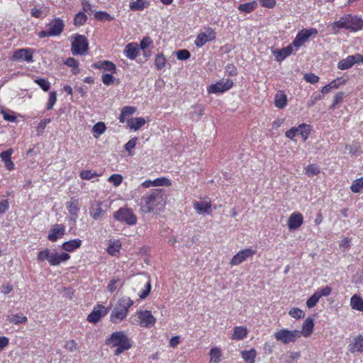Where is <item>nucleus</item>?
<instances>
[{
	"label": "nucleus",
	"instance_id": "1",
	"mask_svg": "<svg viewBox=\"0 0 363 363\" xmlns=\"http://www.w3.org/2000/svg\"><path fill=\"white\" fill-rule=\"evenodd\" d=\"M167 196L162 189H152L142 197V207L146 213L161 211L167 204Z\"/></svg>",
	"mask_w": 363,
	"mask_h": 363
},
{
	"label": "nucleus",
	"instance_id": "2",
	"mask_svg": "<svg viewBox=\"0 0 363 363\" xmlns=\"http://www.w3.org/2000/svg\"><path fill=\"white\" fill-rule=\"evenodd\" d=\"M106 345L115 347L114 355L119 356L123 352L130 350L133 346L130 338L123 331H116L111 333L105 340Z\"/></svg>",
	"mask_w": 363,
	"mask_h": 363
},
{
	"label": "nucleus",
	"instance_id": "3",
	"mask_svg": "<svg viewBox=\"0 0 363 363\" xmlns=\"http://www.w3.org/2000/svg\"><path fill=\"white\" fill-rule=\"evenodd\" d=\"M331 27L334 33H337L340 29L343 28L350 32H357L363 28V20L357 16L345 14L332 23Z\"/></svg>",
	"mask_w": 363,
	"mask_h": 363
},
{
	"label": "nucleus",
	"instance_id": "4",
	"mask_svg": "<svg viewBox=\"0 0 363 363\" xmlns=\"http://www.w3.org/2000/svg\"><path fill=\"white\" fill-rule=\"evenodd\" d=\"M133 301L128 296H123L117 301L110 315V321L118 324L123 321L128 316Z\"/></svg>",
	"mask_w": 363,
	"mask_h": 363
},
{
	"label": "nucleus",
	"instance_id": "5",
	"mask_svg": "<svg viewBox=\"0 0 363 363\" xmlns=\"http://www.w3.org/2000/svg\"><path fill=\"white\" fill-rule=\"evenodd\" d=\"M70 257L67 252L57 253L55 250H51L48 248L39 251L37 255V260L39 262L48 261L51 266H57L67 262Z\"/></svg>",
	"mask_w": 363,
	"mask_h": 363
},
{
	"label": "nucleus",
	"instance_id": "6",
	"mask_svg": "<svg viewBox=\"0 0 363 363\" xmlns=\"http://www.w3.org/2000/svg\"><path fill=\"white\" fill-rule=\"evenodd\" d=\"M45 28L46 30L38 33L37 35L40 38L59 36L64 30L65 22L59 17L55 18L45 25Z\"/></svg>",
	"mask_w": 363,
	"mask_h": 363
},
{
	"label": "nucleus",
	"instance_id": "7",
	"mask_svg": "<svg viewBox=\"0 0 363 363\" xmlns=\"http://www.w3.org/2000/svg\"><path fill=\"white\" fill-rule=\"evenodd\" d=\"M298 330H289L287 328H281L277 330L274 333L275 340L283 345L294 343L300 338Z\"/></svg>",
	"mask_w": 363,
	"mask_h": 363
},
{
	"label": "nucleus",
	"instance_id": "8",
	"mask_svg": "<svg viewBox=\"0 0 363 363\" xmlns=\"http://www.w3.org/2000/svg\"><path fill=\"white\" fill-rule=\"evenodd\" d=\"M89 50V42L86 36L75 34L72 36L71 52L73 55H84Z\"/></svg>",
	"mask_w": 363,
	"mask_h": 363
},
{
	"label": "nucleus",
	"instance_id": "9",
	"mask_svg": "<svg viewBox=\"0 0 363 363\" xmlns=\"http://www.w3.org/2000/svg\"><path fill=\"white\" fill-rule=\"evenodd\" d=\"M312 131L311 125L301 123L298 127H292L285 133V135L290 140H294V137L300 135L303 141H306L310 136Z\"/></svg>",
	"mask_w": 363,
	"mask_h": 363
},
{
	"label": "nucleus",
	"instance_id": "10",
	"mask_svg": "<svg viewBox=\"0 0 363 363\" xmlns=\"http://www.w3.org/2000/svg\"><path fill=\"white\" fill-rule=\"evenodd\" d=\"M318 35V30L315 28H303L299 30L291 43L292 45L298 49L304 45L311 37H315Z\"/></svg>",
	"mask_w": 363,
	"mask_h": 363
},
{
	"label": "nucleus",
	"instance_id": "11",
	"mask_svg": "<svg viewBox=\"0 0 363 363\" xmlns=\"http://www.w3.org/2000/svg\"><path fill=\"white\" fill-rule=\"evenodd\" d=\"M113 218L118 221L132 225L137 223V217L130 208H121L113 214Z\"/></svg>",
	"mask_w": 363,
	"mask_h": 363
},
{
	"label": "nucleus",
	"instance_id": "12",
	"mask_svg": "<svg viewBox=\"0 0 363 363\" xmlns=\"http://www.w3.org/2000/svg\"><path fill=\"white\" fill-rule=\"evenodd\" d=\"M233 82L230 79H221L216 84H211L207 87V91L209 94L223 93L230 90L233 86Z\"/></svg>",
	"mask_w": 363,
	"mask_h": 363
},
{
	"label": "nucleus",
	"instance_id": "13",
	"mask_svg": "<svg viewBox=\"0 0 363 363\" xmlns=\"http://www.w3.org/2000/svg\"><path fill=\"white\" fill-rule=\"evenodd\" d=\"M34 53L35 50L33 48H20L13 52L11 60L18 62H27L28 63L33 62Z\"/></svg>",
	"mask_w": 363,
	"mask_h": 363
},
{
	"label": "nucleus",
	"instance_id": "14",
	"mask_svg": "<svg viewBox=\"0 0 363 363\" xmlns=\"http://www.w3.org/2000/svg\"><path fill=\"white\" fill-rule=\"evenodd\" d=\"M110 308H106L101 304H96L92 311L87 315L86 320L92 324H96L101 318L106 316Z\"/></svg>",
	"mask_w": 363,
	"mask_h": 363
},
{
	"label": "nucleus",
	"instance_id": "15",
	"mask_svg": "<svg viewBox=\"0 0 363 363\" xmlns=\"http://www.w3.org/2000/svg\"><path fill=\"white\" fill-rule=\"evenodd\" d=\"M137 315L138 318V324L142 328H151L155 325L156 323V318L152 314L150 311H139L137 312Z\"/></svg>",
	"mask_w": 363,
	"mask_h": 363
},
{
	"label": "nucleus",
	"instance_id": "16",
	"mask_svg": "<svg viewBox=\"0 0 363 363\" xmlns=\"http://www.w3.org/2000/svg\"><path fill=\"white\" fill-rule=\"evenodd\" d=\"M216 38V31L211 27H208L205 32L199 33L194 41L198 48L203 47L206 43L214 40Z\"/></svg>",
	"mask_w": 363,
	"mask_h": 363
},
{
	"label": "nucleus",
	"instance_id": "17",
	"mask_svg": "<svg viewBox=\"0 0 363 363\" xmlns=\"http://www.w3.org/2000/svg\"><path fill=\"white\" fill-rule=\"evenodd\" d=\"M256 254V250H254L251 248H246L239 251L236 253L230 262V264L231 266L238 265L243 262L246 261L247 259L253 257Z\"/></svg>",
	"mask_w": 363,
	"mask_h": 363
},
{
	"label": "nucleus",
	"instance_id": "18",
	"mask_svg": "<svg viewBox=\"0 0 363 363\" xmlns=\"http://www.w3.org/2000/svg\"><path fill=\"white\" fill-rule=\"evenodd\" d=\"M331 287L326 286L318 289L306 301V306L308 308H313L322 296H328L331 294Z\"/></svg>",
	"mask_w": 363,
	"mask_h": 363
},
{
	"label": "nucleus",
	"instance_id": "19",
	"mask_svg": "<svg viewBox=\"0 0 363 363\" xmlns=\"http://www.w3.org/2000/svg\"><path fill=\"white\" fill-rule=\"evenodd\" d=\"M65 226L62 224H55L50 228L48 239L51 242H56L65 234Z\"/></svg>",
	"mask_w": 363,
	"mask_h": 363
},
{
	"label": "nucleus",
	"instance_id": "20",
	"mask_svg": "<svg viewBox=\"0 0 363 363\" xmlns=\"http://www.w3.org/2000/svg\"><path fill=\"white\" fill-rule=\"evenodd\" d=\"M303 223V216L300 212H294L290 215L287 220V227L289 230L299 228Z\"/></svg>",
	"mask_w": 363,
	"mask_h": 363
},
{
	"label": "nucleus",
	"instance_id": "21",
	"mask_svg": "<svg viewBox=\"0 0 363 363\" xmlns=\"http://www.w3.org/2000/svg\"><path fill=\"white\" fill-rule=\"evenodd\" d=\"M92 68L98 69L104 72H108L111 74H116L117 68L116 65L109 60H99L91 65Z\"/></svg>",
	"mask_w": 363,
	"mask_h": 363
},
{
	"label": "nucleus",
	"instance_id": "22",
	"mask_svg": "<svg viewBox=\"0 0 363 363\" xmlns=\"http://www.w3.org/2000/svg\"><path fill=\"white\" fill-rule=\"evenodd\" d=\"M13 154V150L12 148H9L0 153V158L4 162L5 168L9 172L15 169L14 162L11 160Z\"/></svg>",
	"mask_w": 363,
	"mask_h": 363
},
{
	"label": "nucleus",
	"instance_id": "23",
	"mask_svg": "<svg viewBox=\"0 0 363 363\" xmlns=\"http://www.w3.org/2000/svg\"><path fill=\"white\" fill-rule=\"evenodd\" d=\"M65 205L69 213L71 215L70 219L76 221L80 210L78 199L72 198L69 201L66 202Z\"/></svg>",
	"mask_w": 363,
	"mask_h": 363
},
{
	"label": "nucleus",
	"instance_id": "24",
	"mask_svg": "<svg viewBox=\"0 0 363 363\" xmlns=\"http://www.w3.org/2000/svg\"><path fill=\"white\" fill-rule=\"evenodd\" d=\"M140 52V48L136 43H128L123 50V55L128 59L135 60Z\"/></svg>",
	"mask_w": 363,
	"mask_h": 363
},
{
	"label": "nucleus",
	"instance_id": "25",
	"mask_svg": "<svg viewBox=\"0 0 363 363\" xmlns=\"http://www.w3.org/2000/svg\"><path fill=\"white\" fill-rule=\"evenodd\" d=\"M172 185L171 181L166 177L157 178L155 180H145L141 184V186L144 188H150L151 186H169Z\"/></svg>",
	"mask_w": 363,
	"mask_h": 363
},
{
	"label": "nucleus",
	"instance_id": "26",
	"mask_svg": "<svg viewBox=\"0 0 363 363\" xmlns=\"http://www.w3.org/2000/svg\"><path fill=\"white\" fill-rule=\"evenodd\" d=\"M137 111V108L135 106H125L121 110V113L118 116L119 122L121 123H126L131 118L130 117L135 114Z\"/></svg>",
	"mask_w": 363,
	"mask_h": 363
},
{
	"label": "nucleus",
	"instance_id": "27",
	"mask_svg": "<svg viewBox=\"0 0 363 363\" xmlns=\"http://www.w3.org/2000/svg\"><path fill=\"white\" fill-rule=\"evenodd\" d=\"M314 330V322L311 318H307L302 325L301 330H299L300 337L303 336L304 337H310L313 333Z\"/></svg>",
	"mask_w": 363,
	"mask_h": 363
},
{
	"label": "nucleus",
	"instance_id": "28",
	"mask_svg": "<svg viewBox=\"0 0 363 363\" xmlns=\"http://www.w3.org/2000/svg\"><path fill=\"white\" fill-rule=\"evenodd\" d=\"M349 350L352 353L363 352V335L354 337L349 345Z\"/></svg>",
	"mask_w": 363,
	"mask_h": 363
},
{
	"label": "nucleus",
	"instance_id": "29",
	"mask_svg": "<svg viewBox=\"0 0 363 363\" xmlns=\"http://www.w3.org/2000/svg\"><path fill=\"white\" fill-rule=\"evenodd\" d=\"M293 47L294 46L292 45V43H291L286 48L272 51L273 54L275 56L276 60L277 62H281L286 57L291 55L293 52Z\"/></svg>",
	"mask_w": 363,
	"mask_h": 363
},
{
	"label": "nucleus",
	"instance_id": "30",
	"mask_svg": "<svg viewBox=\"0 0 363 363\" xmlns=\"http://www.w3.org/2000/svg\"><path fill=\"white\" fill-rule=\"evenodd\" d=\"M194 208L199 213L210 214L211 212V202L210 201H195L194 203Z\"/></svg>",
	"mask_w": 363,
	"mask_h": 363
},
{
	"label": "nucleus",
	"instance_id": "31",
	"mask_svg": "<svg viewBox=\"0 0 363 363\" xmlns=\"http://www.w3.org/2000/svg\"><path fill=\"white\" fill-rule=\"evenodd\" d=\"M82 241L76 238L69 241L64 242L62 245V249L66 252H73L82 246Z\"/></svg>",
	"mask_w": 363,
	"mask_h": 363
},
{
	"label": "nucleus",
	"instance_id": "32",
	"mask_svg": "<svg viewBox=\"0 0 363 363\" xmlns=\"http://www.w3.org/2000/svg\"><path fill=\"white\" fill-rule=\"evenodd\" d=\"M248 335V330L245 326H235L233 328V333L231 339L233 340H242Z\"/></svg>",
	"mask_w": 363,
	"mask_h": 363
},
{
	"label": "nucleus",
	"instance_id": "33",
	"mask_svg": "<svg viewBox=\"0 0 363 363\" xmlns=\"http://www.w3.org/2000/svg\"><path fill=\"white\" fill-rule=\"evenodd\" d=\"M146 123V121L143 117L131 118L128 121L127 126L135 131L139 130Z\"/></svg>",
	"mask_w": 363,
	"mask_h": 363
},
{
	"label": "nucleus",
	"instance_id": "34",
	"mask_svg": "<svg viewBox=\"0 0 363 363\" xmlns=\"http://www.w3.org/2000/svg\"><path fill=\"white\" fill-rule=\"evenodd\" d=\"M102 210V203L101 202H95L91 203L89 213L90 216L94 219L98 220L102 216L103 213Z\"/></svg>",
	"mask_w": 363,
	"mask_h": 363
},
{
	"label": "nucleus",
	"instance_id": "35",
	"mask_svg": "<svg viewBox=\"0 0 363 363\" xmlns=\"http://www.w3.org/2000/svg\"><path fill=\"white\" fill-rule=\"evenodd\" d=\"M240 354L245 363H255L257 351L255 348H251L249 350H242Z\"/></svg>",
	"mask_w": 363,
	"mask_h": 363
},
{
	"label": "nucleus",
	"instance_id": "36",
	"mask_svg": "<svg viewBox=\"0 0 363 363\" xmlns=\"http://www.w3.org/2000/svg\"><path fill=\"white\" fill-rule=\"evenodd\" d=\"M150 4L148 0H135L130 3L129 7L131 11H143Z\"/></svg>",
	"mask_w": 363,
	"mask_h": 363
},
{
	"label": "nucleus",
	"instance_id": "37",
	"mask_svg": "<svg viewBox=\"0 0 363 363\" xmlns=\"http://www.w3.org/2000/svg\"><path fill=\"white\" fill-rule=\"evenodd\" d=\"M257 7V1L254 0L250 2L240 4L238 9L241 12L244 13H250L255 10V9Z\"/></svg>",
	"mask_w": 363,
	"mask_h": 363
},
{
	"label": "nucleus",
	"instance_id": "38",
	"mask_svg": "<svg viewBox=\"0 0 363 363\" xmlns=\"http://www.w3.org/2000/svg\"><path fill=\"white\" fill-rule=\"evenodd\" d=\"M210 361L213 363H220L222 359L223 354L220 348L218 347H212L209 352Z\"/></svg>",
	"mask_w": 363,
	"mask_h": 363
},
{
	"label": "nucleus",
	"instance_id": "39",
	"mask_svg": "<svg viewBox=\"0 0 363 363\" xmlns=\"http://www.w3.org/2000/svg\"><path fill=\"white\" fill-rule=\"evenodd\" d=\"M351 307L359 311H363V298L357 294H354L350 299Z\"/></svg>",
	"mask_w": 363,
	"mask_h": 363
},
{
	"label": "nucleus",
	"instance_id": "40",
	"mask_svg": "<svg viewBox=\"0 0 363 363\" xmlns=\"http://www.w3.org/2000/svg\"><path fill=\"white\" fill-rule=\"evenodd\" d=\"M287 99L286 94L282 92H278L275 95L274 106L278 108H283L286 106Z\"/></svg>",
	"mask_w": 363,
	"mask_h": 363
},
{
	"label": "nucleus",
	"instance_id": "41",
	"mask_svg": "<svg viewBox=\"0 0 363 363\" xmlns=\"http://www.w3.org/2000/svg\"><path fill=\"white\" fill-rule=\"evenodd\" d=\"M121 248V243L119 240H115L112 242H110L106 251L108 255L111 256H117L119 253L120 250Z\"/></svg>",
	"mask_w": 363,
	"mask_h": 363
},
{
	"label": "nucleus",
	"instance_id": "42",
	"mask_svg": "<svg viewBox=\"0 0 363 363\" xmlns=\"http://www.w3.org/2000/svg\"><path fill=\"white\" fill-rule=\"evenodd\" d=\"M65 65L72 68V73L74 75L79 74L80 72V69L79 67V62L74 57H68L65 61Z\"/></svg>",
	"mask_w": 363,
	"mask_h": 363
},
{
	"label": "nucleus",
	"instance_id": "43",
	"mask_svg": "<svg viewBox=\"0 0 363 363\" xmlns=\"http://www.w3.org/2000/svg\"><path fill=\"white\" fill-rule=\"evenodd\" d=\"M106 130V124L104 122H98L92 128L93 135L95 138H98L104 134Z\"/></svg>",
	"mask_w": 363,
	"mask_h": 363
},
{
	"label": "nucleus",
	"instance_id": "44",
	"mask_svg": "<svg viewBox=\"0 0 363 363\" xmlns=\"http://www.w3.org/2000/svg\"><path fill=\"white\" fill-rule=\"evenodd\" d=\"M353 65L352 58H351L350 55H348L337 63V68L341 70H345L351 68Z\"/></svg>",
	"mask_w": 363,
	"mask_h": 363
},
{
	"label": "nucleus",
	"instance_id": "45",
	"mask_svg": "<svg viewBox=\"0 0 363 363\" xmlns=\"http://www.w3.org/2000/svg\"><path fill=\"white\" fill-rule=\"evenodd\" d=\"M167 59L162 53L157 54L155 58V65L157 70H162L167 65Z\"/></svg>",
	"mask_w": 363,
	"mask_h": 363
},
{
	"label": "nucleus",
	"instance_id": "46",
	"mask_svg": "<svg viewBox=\"0 0 363 363\" xmlns=\"http://www.w3.org/2000/svg\"><path fill=\"white\" fill-rule=\"evenodd\" d=\"M8 320L11 323H13L15 325H18V324H21V323H26L28 320V318L26 315H24L23 314L16 313V314H13L11 316L9 317Z\"/></svg>",
	"mask_w": 363,
	"mask_h": 363
},
{
	"label": "nucleus",
	"instance_id": "47",
	"mask_svg": "<svg viewBox=\"0 0 363 363\" xmlns=\"http://www.w3.org/2000/svg\"><path fill=\"white\" fill-rule=\"evenodd\" d=\"M320 172V167L315 164H309L305 168V174L308 177L316 176Z\"/></svg>",
	"mask_w": 363,
	"mask_h": 363
},
{
	"label": "nucleus",
	"instance_id": "48",
	"mask_svg": "<svg viewBox=\"0 0 363 363\" xmlns=\"http://www.w3.org/2000/svg\"><path fill=\"white\" fill-rule=\"evenodd\" d=\"M363 189V177L356 179L350 186V190L353 193H359Z\"/></svg>",
	"mask_w": 363,
	"mask_h": 363
},
{
	"label": "nucleus",
	"instance_id": "49",
	"mask_svg": "<svg viewBox=\"0 0 363 363\" xmlns=\"http://www.w3.org/2000/svg\"><path fill=\"white\" fill-rule=\"evenodd\" d=\"M64 348L68 352H73L78 351L79 346L75 340L71 339L65 342Z\"/></svg>",
	"mask_w": 363,
	"mask_h": 363
},
{
	"label": "nucleus",
	"instance_id": "50",
	"mask_svg": "<svg viewBox=\"0 0 363 363\" xmlns=\"http://www.w3.org/2000/svg\"><path fill=\"white\" fill-rule=\"evenodd\" d=\"M86 21H87L86 15L84 12L80 11L74 16V25L75 26H81L84 25Z\"/></svg>",
	"mask_w": 363,
	"mask_h": 363
},
{
	"label": "nucleus",
	"instance_id": "51",
	"mask_svg": "<svg viewBox=\"0 0 363 363\" xmlns=\"http://www.w3.org/2000/svg\"><path fill=\"white\" fill-rule=\"evenodd\" d=\"M94 18L96 20L101 21H111L114 19L113 16H111L108 13H107L106 11H102L95 12Z\"/></svg>",
	"mask_w": 363,
	"mask_h": 363
},
{
	"label": "nucleus",
	"instance_id": "52",
	"mask_svg": "<svg viewBox=\"0 0 363 363\" xmlns=\"http://www.w3.org/2000/svg\"><path fill=\"white\" fill-rule=\"evenodd\" d=\"M138 141V138L135 137L129 140L124 145V149L128 152V155H133V149L135 148Z\"/></svg>",
	"mask_w": 363,
	"mask_h": 363
},
{
	"label": "nucleus",
	"instance_id": "53",
	"mask_svg": "<svg viewBox=\"0 0 363 363\" xmlns=\"http://www.w3.org/2000/svg\"><path fill=\"white\" fill-rule=\"evenodd\" d=\"M34 82L37 84L44 91H48L50 88V83L47 79H36L34 80Z\"/></svg>",
	"mask_w": 363,
	"mask_h": 363
},
{
	"label": "nucleus",
	"instance_id": "54",
	"mask_svg": "<svg viewBox=\"0 0 363 363\" xmlns=\"http://www.w3.org/2000/svg\"><path fill=\"white\" fill-rule=\"evenodd\" d=\"M57 101V93L56 91H50L49 93V98L46 105V109L48 111L52 109L54 105Z\"/></svg>",
	"mask_w": 363,
	"mask_h": 363
},
{
	"label": "nucleus",
	"instance_id": "55",
	"mask_svg": "<svg viewBox=\"0 0 363 363\" xmlns=\"http://www.w3.org/2000/svg\"><path fill=\"white\" fill-rule=\"evenodd\" d=\"M289 314L294 318L300 319L304 317L305 313L298 308H293L289 311Z\"/></svg>",
	"mask_w": 363,
	"mask_h": 363
},
{
	"label": "nucleus",
	"instance_id": "56",
	"mask_svg": "<svg viewBox=\"0 0 363 363\" xmlns=\"http://www.w3.org/2000/svg\"><path fill=\"white\" fill-rule=\"evenodd\" d=\"M121 279L118 277H114L110 280L109 283L107 285V289L109 292H114L118 286V284L120 283Z\"/></svg>",
	"mask_w": 363,
	"mask_h": 363
},
{
	"label": "nucleus",
	"instance_id": "57",
	"mask_svg": "<svg viewBox=\"0 0 363 363\" xmlns=\"http://www.w3.org/2000/svg\"><path fill=\"white\" fill-rule=\"evenodd\" d=\"M108 181L113 184L114 186H118L123 181V177L121 174H114L109 177Z\"/></svg>",
	"mask_w": 363,
	"mask_h": 363
},
{
	"label": "nucleus",
	"instance_id": "58",
	"mask_svg": "<svg viewBox=\"0 0 363 363\" xmlns=\"http://www.w3.org/2000/svg\"><path fill=\"white\" fill-rule=\"evenodd\" d=\"M79 176L82 179L89 180L94 177H98L99 174L96 172H92L91 170H82Z\"/></svg>",
	"mask_w": 363,
	"mask_h": 363
},
{
	"label": "nucleus",
	"instance_id": "59",
	"mask_svg": "<svg viewBox=\"0 0 363 363\" xmlns=\"http://www.w3.org/2000/svg\"><path fill=\"white\" fill-rule=\"evenodd\" d=\"M153 43L152 40L149 36L144 37L140 43L139 48L143 50L144 52L145 50L150 46Z\"/></svg>",
	"mask_w": 363,
	"mask_h": 363
},
{
	"label": "nucleus",
	"instance_id": "60",
	"mask_svg": "<svg viewBox=\"0 0 363 363\" xmlns=\"http://www.w3.org/2000/svg\"><path fill=\"white\" fill-rule=\"evenodd\" d=\"M113 74H111V72L103 74L101 76V81L104 84L108 86L113 84L115 79Z\"/></svg>",
	"mask_w": 363,
	"mask_h": 363
},
{
	"label": "nucleus",
	"instance_id": "61",
	"mask_svg": "<svg viewBox=\"0 0 363 363\" xmlns=\"http://www.w3.org/2000/svg\"><path fill=\"white\" fill-rule=\"evenodd\" d=\"M191 57L190 52L188 50L183 49L177 52V57L179 60H186Z\"/></svg>",
	"mask_w": 363,
	"mask_h": 363
},
{
	"label": "nucleus",
	"instance_id": "62",
	"mask_svg": "<svg viewBox=\"0 0 363 363\" xmlns=\"http://www.w3.org/2000/svg\"><path fill=\"white\" fill-rule=\"evenodd\" d=\"M303 79L307 82H309L311 84H316L318 82L320 78L318 76H317L315 74L309 73V74H304Z\"/></svg>",
	"mask_w": 363,
	"mask_h": 363
},
{
	"label": "nucleus",
	"instance_id": "63",
	"mask_svg": "<svg viewBox=\"0 0 363 363\" xmlns=\"http://www.w3.org/2000/svg\"><path fill=\"white\" fill-rule=\"evenodd\" d=\"M345 96V94L343 92L340 91L337 93L333 98V104L331 105L332 108H335V106L341 103L343 100V98Z\"/></svg>",
	"mask_w": 363,
	"mask_h": 363
},
{
	"label": "nucleus",
	"instance_id": "64",
	"mask_svg": "<svg viewBox=\"0 0 363 363\" xmlns=\"http://www.w3.org/2000/svg\"><path fill=\"white\" fill-rule=\"evenodd\" d=\"M346 82L345 79H343L342 77L337 78L332 82H330L328 84L330 85L331 89H337L340 85L344 84Z\"/></svg>",
	"mask_w": 363,
	"mask_h": 363
}]
</instances>
